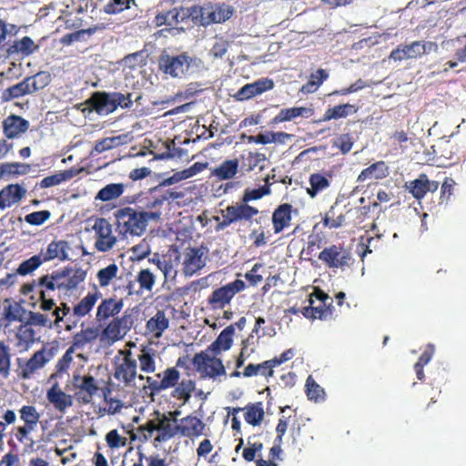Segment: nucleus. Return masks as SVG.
Here are the masks:
<instances>
[{
	"instance_id": "obj_56",
	"label": "nucleus",
	"mask_w": 466,
	"mask_h": 466,
	"mask_svg": "<svg viewBox=\"0 0 466 466\" xmlns=\"http://www.w3.org/2000/svg\"><path fill=\"white\" fill-rule=\"evenodd\" d=\"M2 168L3 177L8 178L10 176H17L25 174L27 172L28 166L19 163H2L0 164Z\"/></svg>"
},
{
	"instance_id": "obj_46",
	"label": "nucleus",
	"mask_w": 466,
	"mask_h": 466,
	"mask_svg": "<svg viewBox=\"0 0 466 466\" xmlns=\"http://www.w3.org/2000/svg\"><path fill=\"white\" fill-rule=\"evenodd\" d=\"M126 335L116 322L112 319L102 330L101 340H106L111 345L122 339Z\"/></svg>"
},
{
	"instance_id": "obj_39",
	"label": "nucleus",
	"mask_w": 466,
	"mask_h": 466,
	"mask_svg": "<svg viewBox=\"0 0 466 466\" xmlns=\"http://www.w3.org/2000/svg\"><path fill=\"white\" fill-rule=\"evenodd\" d=\"M25 190L19 185H9L0 191V204H16L20 202Z\"/></svg>"
},
{
	"instance_id": "obj_53",
	"label": "nucleus",
	"mask_w": 466,
	"mask_h": 466,
	"mask_svg": "<svg viewBox=\"0 0 466 466\" xmlns=\"http://www.w3.org/2000/svg\"><path fill=\"white\" fill-rule=\"evenodd\" d=\"M75 351L76 350L71 346L66 350L64 355L57 360L56 364V374H53L52 377L57 374L61 375L68 370L73 361V355Z\"/></svg>"
},
{
	"instance_id": "obj_23",
	"label": "nucleus",
	"mask_w": 466,
	"mask_h": 466,
	"mask_svg": "<svg viewBox=\"0 0 466 466\" xmlns=\"http://www.w3.org/2000/svg\"><path fill=\"white\" fill-rule=\"evenodd\" d=\"M28 128L29 122L16 115L7 116L3 122L4 133L10 139L19 137Z\"/></svg>"
},
{
	"instance_id": "obj_44",
	"label": "nucleus",
	"mask_w": 466,
	"mask_h": 466,
	"mask_svg": "<svg viewBox=\"0 0 466 466\" xmlns=\"http://www.w3.org/2000/svg\"><path fill=\"white\" fill-rule=\"evenodd\" d=\"M124 193V185L122 183H112L108 184L103 188H101L96 199L101 201H111L119 198Z\"/></svg>"
},
{
	"instance_id": "obj_33",
	"label": "nucleus",
	"mask_w": 466,
	"mask_h": 466,
	"mask_svg": "<svg viewBox=\"0 0 466 466\" xmlns=\"http://www.w3.org/2000/svg\"><path fill=\"white\" fill-rule=\"evenodd\" d=\"M419 48L420 47L417 41H414L409 45H400L390 52V59L394 61L416 59L420 57Z\"/></svg>"
},
{
	"instance_id": "obj_54",
	"label": "nucleus",
	"mask_w": 466,
	"mask_h": 466,
	"mask_svg": "<svg viewBox=\"0 0 466 466\" xmlns=\"http://www.w3.org/2000/svg\"><path fill=\"white\" fill-rule=\"evenodd\" d=\"M131 4L136 5L135 0H111L105 5L104 11L109 15H116L129 9Z\"/></svg>"
},
{
	"instance_id": "obj_2",
	"label": "nucleus",
	"mask_w": 466,
	"mask_h": 466,
	"mask_svg": "<svg viewBox=\"0 0 466 466\" xmlns=\"http://www.w3.org/2000/svg\"><path fill=\"white\" fill-rule=\"evenodd\" d=\"M161 212H137L127 207L116 214V225L122 234L141 236L150 220H158Z\"/></svg>"
},
{
	"instance_id": "obj_38",
	"label": "nucleus",
	"mask_w": 466,
	"mask_h": 466,
	"mask_svg": "<svg viewBox=\"0 0 466 466\" xmlns=\"http://www.w3.org/2000/svg\"><path fill=\"white\" fill-rule=\"evenodd\" d=\"M243 410H245L244 419L247 423L252 426L260 425L265 415L263 403L261 401L248 403Z\"/></svg>"
},
{
	"instance_id": "obj_31",
	"label": "nucleus",
	"mask_w": 466,
	"mask_h": 466,
	"mask_svg": "<svg viewBox=\"0 0 466 466\" xmlns=\"http://www.w3.org/2000/svg\"><path fill=\"white\" fill-rule=\"evenodd\" d=\"M26 310L18 302L5 299L3 316L7 324L23 322Z\"/></svg>"
},
{
	"instance_id": "obj_13",
	"label": "nucleus",
	"mask_w": 466,
	"mask_h": 466,
	"mask_svg": "<svg viewBox=\"0 0 466 466\" xmlns=\"http://www.w3.org/2000/svg\"><path fill=\"white\" fill-rule=\"evenodd\" d=\"M95 233V248L99 252H106L114 248L116 237L114 236L111 224L103 218H96L92 227Z\"/></svg>"
},
{
	"instance_id": "obj_49",
	"label": "nucleus",
	"mask_w": 466,
	"mask_h": 466,
	"mask_svg": "<svg viewBox=\"0 0 466 466\" xmlns=\"http://www.w3.org/2000/svg\"><path fill=\"white\" fill-rule=\"evenodd\" d=\"M119 268L116 263H111L106 268L99 269L96 273L99 286L101 288L107 287L116 277Z\"/></svg>"
},
{
	"instance_id": "obj_27",
	"label": "nucleus",
	"mask_w": 466,
	"mask_h": 466,
	"mask_svg": "<svg viewBox=\"0 0 466 466\" xmlns=\"http://www.w3.org/2000/svg\"><path fill=\"white\" fill-rule=\"evenodd\" d=\"M234 11L232 6L226 4L208 5V13L206 14L208 20L205 23L207 25L224 23L233 15Z\"/></svg>"
},
{
	"instance_id": "obj_35",
	"label": "nucleus",
	"mask_w": 466,
	"mask_h": 466,
	"mask_svg": "<svg viewBox=\"0 0 466 466\" xmlns=\"http://www.w3.org/2000/svg\"><path fill=\"white\" fill-rule=\"evenodd\" d=\"M388 175L387 165L383 161H379L363 169L358 177V182H365L368 179H381Z\"/></svg>"
},
{
	"instance_id": "obj_6",
	"label": "nucleus",
	"mask_w": 466,
	"mask_h": 466,
	"mask_svg": "<svg viewBox=\"0 0 466 466\" xmlns=\"http://www.w3.org/2000/svg\"><path fill=\"white\" fill-rule=\"evenodd\" d=\"M207 350L198 352L192 359V364L202 379L216 380L218 377L226 375V369L222 360L216 355L211 356Z\"/></svg>"
},
{
	"instance_id": "obj_24",
	"label": "nucleus",
	"mask_w": 466,
	"mask_h": 466,
	"mask_svg": "<svg viewBox=\"0 0 466 466\" xmlns=\"http://www.w3.org/2000/svg\"><path fill=\"white\" fill-rule=\"evenodd\" d=\"M293 213L292 206H278L272 214V224L275 234H279L291 225Z\"/></svg>"
},
{
	"instance_id": "obj_9",
	"label": "nucleus",
	"mask_w": 466,
	"mask_h": 466,
	"mask_svg": "<svg viewBox=\"0 0 466 466\" xmlns=\"http://www.w3.org/2000/svg\"><path fill=\"white\" fill-rule=\"evenodd\" d=\"M72 386L76 400L84 405L91 403L100 390L98 380L90 373L73 374Z\"/></svg>"
},
{
	"instance_id": "obj_4",
	"label": "nucleus",
	"mask_w": 466,
	"mask_h": 466,
	"mask_svg": "<svg viewBox=\"0 0 466 466\" xmlns=\"http://www.w3.org/2000/svg\"><path fill=\"white\" fill-rule=\"evenodd\" d=\"M118 355L114 358L113 376L125 387H130L138 378L137 359L130 350H120Z\"/></svg>"
},
{
	"instance_id": "obj_5",
	"label": "nucleus",
	"mask_w": 466,
	"mask_h": 466,
	"mask_svg": "<svg viewBox=\"0 0 466 466\" xmlns=\"http://www.w3.org/2000/svg\"><path fill=\"white\" fill-rule=\"evenodd\" d=\"M56 349H46L35 351L30 359L16 358V373L23 380L30 379L38 370L42 369L55 356Z\"/></svg>"
},
{
	"instance_id": "obj_64",
	"label": "nucleus",
	"mask_w": 466,
	"mask_h": 466,
	"mask_svg": "<svg viewBox=\"0 0 466 466\" xmlns=\"http://www.w3.org/2000/svg\"><path fill=\"white\" fill-rule=\"evenodd\" d=\"M51 216L48 210L35 211L25 217V221L30 225L40 226Z\"/></svg>"
},
{
	"instance_id": "obj_28",
	"label": "nucleus",
	"mask_w": 466,
	"mask_h": 466,
	"mask_svg": "<svg viewBox=\"0 0 466 466\" xmlns=\"http://www.w3.org/2000/svg\"><path fill=\"white\" fill-rule=\"evenodd\" d=\"M102 298V293L95 287L94 292H88L73 308V316L81 319L86 316L95 307L96 301Z\"/></svg>"
},
{
	"instance_id": "obj_41",
	"label": "nucleus",
	"mask_w": 466,
	"mask_h": 466,
	"mask_svg": "<svg viewBox=\"0 0 466 466\" xmlns=\"http://www.w3.org/2000/svg\"><path fill=\"white\" fill-rule=\"evenodd\" d=\"M11 360V347L5 340H0V378H9L12 366Z\"/></svg>"
},
{
	"instance_id": "obj_58",
	"label": "nucleus",
	"mask_w": 466,
	"mask_h": 466,
	"mask_svg": "<svg viewBox=\"0 0 466 466\" xmlns=\"http://www.w3.org/2000/svg\"><path fill=\"white\" fill-rule=\"evenodd\" d=\"M309 183L311 188L308 189V192L311 197H314L319 191L329 186V180L320 174L311 175L309 177Z\"/></svg>"
},
{
	"instance_id": "obj_14",
	"label": "nucleus",
	"mask_w": 466,
	"mask_h": 466,
	"mask_svg": "<svg viewBox=\"0 0 466 466\" xmlns=\"http://www.w3.org/2000/svg\"><path fill=\"white\" fill-rule=\"evenodd\" d=\"M37 295L39 296V309L49 311L55 306L54 293L58 290L48 276L43 275L36 279Z\"/></svg>"
},
{
	"instance_id": "obj_34",
	"label": "nucleus",
	"mask_w": 466,
	"mask_h": 466,
	"mask_svg": "<svg viewBox=\"0 0 466 466\" xmlns=\"http://www.w3.org/2000/svg\"><path fill=\"white\" fill-rule=\"evenodd\" d=\"M173 388L171 397L177 400H182L183 404H186L189 401L192 392L196 389V382L190 379H184L181 381L178 380L177 384Z\"/></svg>"
},
{
	"instance_id": "obj_57",
	"label": "nucleus",
	"mask_w": 466,
	"mask_h": 466,
	"mask_svg": "<svg viewBox=\"0 0 466 466\" xmlns=\"http://www.w3.org/2000/svg\"><path fill=\"white\" fill-rule=\"evenodd\" d=\"M137 280L142 289L151 291L155 285L156 278L149 269L146 268L138 272Z\"/></svg>"
},
{
	"instance_id": "obj_51",
	"label": "nucleus",
	"mask_w": 466,
	"mask_h": 466,
	"mask_svg": "<svg viewBox=\"0 0 466 466\" xmlns=\"http://www.w3.org/2000/svg\"><path fill=\"white\" fill-rule=\"evenodd\" d=\"M187 16L191 17L195 23H198L203 26H207L206 21L208 20L207 13H208V5L203 6L194 5L186 11Z\"/></svg>"
},
{
	"instance_id": "obj_48",
	"label": "nucleus",
	"mask_w": 466,
	"mask_h": 466,
	"mask_svg": "<svg viewBox=\"0 0 466 466\" xmlns=\"http://www.w3.org/2000/svg\"><path fill=\"white\" fill-rule=\"evenodd\" d=\"M38 49L34 41L29 36H24L22 39L15 41L9 48L10 53H20L23 56H30Z\"/></svg>"
},
{
	"instance_id": "obj_26",
	"label": "nucleus",
	"mask_w": 466,
	"mask_h": 466,
	"mask_svg": "<svg viewBox=\"0 0 466 466\" xmlns=\"http://www.w3.org/2000/svg\"><path fill=\"white\" fill-rule=\"evenodd\" d=\"M439 184L436 181L429 180L425 174H420L419 177L410 183L407 187L417 199H420L426 192H434L438 189Z\"/></svg>"
},
{
	"instance_id": "obj_30",
	"label": "nucleus",
	"mask_w": 466,
	"mask_h": 466,
	"mask_svg": "<svg viewBox=\"0 0 466 466\" xmlns=\"http://www.w3.org/2000/svg\"><path fill=\"white\" fill-rule=\"evenodd\" d=\"M168 325L169 319L166 317L165 312L163 310H157V313L147 320L146 329L154 338L159 339L163 332L168 328Z\"/></svg>"
},
{
	"instance_id": "obj_55",
	"label": "nucleus",
	"mask_w": 466,
	"mask_h": 466,
	"mask_svg": "<svg viewBox=\"0 0 466 466\" xmlns=\"http://www.w3.org/2000/svg\"><path fill=\"white\" fill-rule=\"evenodd\" d=\"M29 79L30 86L33 92L46 86L51 81V76L48 72L40 71L35 76L27 77Z\"/></svg>"
},
{
	"instance_id": "obj_10",
	"label": "nucleus",
	"mask_w": 466,
	"mask_h": 466,
	"mask_svg": "<svg viewBox=\"0 0 466 466\" xmlns=\"http://www.w3.org/2000/svg\"><path fill=\"white\" fill-rule=\"evenodd\" d=\"M246 284L241 279H235L218 289H216L208 298V303L213 309H222L228 305L236 294L243 291Z\"/></svg>"
},
{
	"instance_id": "obj_1",
	"label": "nucleus",
	"mask_w": 466,
	"mask_h": 466,
	"mask_svg": "<svg viewBox=\"0 0 466 466\" xmlns=\"http://www.w3.org/2000/svg\"><path fill=\"white\" fill-rule=\"evenodd\" d=\"M169 414L173 417L172 419L165 413L156 410L151 419L137 427L139 440L146 442L157 432L152 444L155 448H157L160 444L173 439L177 434L191 440L204 434L206 424L197 416L187 415L177 423V416L179 411L176 410Z\"/></svg>"
},
{
	"instance_id": "obj_43",
	"label": "nucleus",
	"mask_w": 466,
	"mask_h": 466,
	"mask_svg": "<svg viewBox=\"0 0 466 466\" xmlns=\"http://www.w3.org/2000/svg\"><path fill=\"white\" fill-rule=\"evenodd\" d=\"M305 387V392L309 400L314 402L325 400L326 393L324 389L315 381L311 375L307 378Z\"/></svg>"
},
{
	"instance_id": "obj_16",
	"label": "nucleus",
	"mask_w": 466,
	"mask_h": 466,
	"mask_svg": "<svg viewBox=\"0 0 466 466\" xmlns=\"http://www.w3.org/2000/svg\"><path fill=\"white\" fill-rule=\"evenodd\" d=\"M339 206H331L329 210L326 213L323 223L325 227L330 228H337L353 222V214H358L360 210L358 208L346 210L344 208H339Z\"/></svg>"
},
{
	"instance_id": "obj_7",
	"label": "nucleus",
	"mask_w": 466,
	"mask_h": 466,
	"mask_svg": "<svg viewBox=\"0 0 466 466\" xmlns=\"http://www.w3.org/2000/svg\"><path fill=\"white\" fill-rule=\"evenodd\" d=\"M58 290L69 291L77 288L86 277V271L78 267H65L46 274Z\"/></svg>"
},
{
	"instance_id": "obj_50",
	"label": "nucleus",
	"mask_w": 466,
	"mask_h": 466,
	"mask_svg": "<svg viewBox=\"0 0 466 466\" xmlns=\"http://www.w3.org/2000/svg\"><path fill=\"white\" fill-rule=\"evenodd\" d=\"M43 257L40 254L34 255L28 259L24 260L16 269V273L20 276H25L32 273L44 263Z\"/></svg>"
},
{
	"instance_id": "obj_21",
	"label": "nucleus",
	"mask_w": 466,
	"mask_h": 466,
	"mask_svg": "<svg viewBox=\"0 0 466 466\" xmlns=\"http://www.w3.org/2000/svg\"><path fill=\"white\" fill-rule=\"evenodd\" d=\"M88 101L91 107L99 115H108L116 109L113 93L96 92Z\"/></svg>"
},
{
	"instance_id": "obj_18",
	"label": "nucleus",
	"mask_w": 466,
	"mask_h": 466,
	"mask_svg": "<svg viewBox=\"0 0 466 466\" xmlns=\"http://www.w3.org/2000/svg\"><path fill=\"white\" fill-rule=\"evenodd\" d=\"M180 252L177 248L171 247L165 253V258L158 262L159 270L163 273L165 281H173L177 275V267L180 263Z\"/></svg>"
},
{
	"instance_id": "obj_61",
	"label": "nucleus",
	"mask_w": 466,
	"mask_h": 466,
	"mask_svg": "<svg viewBox=\"0 0 466 466\" xmlns=\"http://www.w3.org/2000/svg\"><path fill=\"white\" fill-rule=\"evenodd\" d=\"M35 430V427L24 424L22 426L15 427L13 429V434L19 443H25L26 441H30V447H32L35 442L29 438V435Z\"/></svg>"
},
{
	"instance_id": "obj_15",
	"label": "nucleus",
	"mask_w": 466,
	"mask_h": 466,
	"mask_svg": "<svg viewBox=\"0 0 466 466\" xmlns=\"http://www.w3.org/2000/svg\"><path fill=\"white\" fill-rule=\"evenodd\" d=\"M206 265L205 252L202 248H188L186 249L182 262L185 276H192Z\"/></svg>"
},
{
	"instance_id": "obj_11",
	"label": "nucleus",
	"mask_w": 466,
	"mask_h": 466,
	"mask_svg": "<svg viewBox=\"0 0 466 466\" xmlns=\"http://www.w3.org/2000/svg\"><path fill=\"white\" fill-rule=\"evenodd\" d=\"M318 258L330 268L344 269L350 265L351 254L343 245L334 244L324 248Z\"/></svg>"
},
{
	"instance_id": "obj_22",
	"label": "nucleus",
	"mask_w": 466,
	"mask_h": 466,
	"mask_svg": "<svg viewBox=\"0 0 466 466\" xmlns=\"http://www.w3.org/2000/svg\"><path fill=\"white\" fill-rule=\"evenodd\" d=\"M274 83L271 79L262 78L253 83L242 86L237 93L236 97L238 100L249 99L255 96L260 95L265 91L272 89Z\"/></svg>"
},
{
	"instance_id": "obj_45",
	"label": "nucleus",
	"mask_w": 466,
	"mask_h": 466,
	"mask_svg": "<svg viewBox=\"0 0 466 466\" xmlns=\"http://www.w3.org/2000/svg\"><path fill=\"white\" fill-rule=\"evenodd\" d=\"M33 93L29 79L26 77L20 83L10 86L4 91L3 96L5 100H10Z\"/></svg>"
},
{
	"instance_id": "obj_29",
	"label": "nucleus",
	"mask_w": 466,
	"mask_h": 466,
	"mask_svg": "<svg viewBox=\"0 0 466 466\" xmlns=\"http://www.w3.org/2000/svg\"><path fill=\"white\" fill-rule=\"evenodd\" d=\"M99 329L96 327H87L82 329L72 337L71 347L75 350H82L87 344L95 342L99 337Z\"/></svg>"
},
{
	"instance_id": "obj_17",
	"label": "nucleus",
	"mask_w": 466,
	"mask_h": 466,
	"mask_svg": "<svg viewBox=\"0 0 466 466\" xmlns=\"http://www.w3.org/2000/svg\"><path fill=\"white\" fill-rule=\"evenodd\" d=\"M124 308V300L116 296L102 299L96 308V320L98 323L106 322L110 318L117 316Z\"/></svg>"
},
{
	"instance_id": "obj_52",
	"label": "nucleus",
	"mask_w": 466,
	"mask_h": 466,
	"mask_svg": "<svg viewBox=\"0 0 466 466\" xmlns=\"http://www.w3.org/2000/svg\"><path fill=\"white\" fill-rule=\"evenodd\" d=\"M15 336L19 341L26 345L32 344L35 340V331L27 321L20 325Z\"/></svg>"
},
{
	"instance_id": "obj_40",
	"label": "nucleus",
	"mask_w": 466,
	"mask_h": 466,
	"mask_svg": "<svg viewBox=\"0 0 466 466\" xmlns=\"http://www.w3.org/2000/svg\"><path fill=\"white\" fill-rule=\"evenodd\" d=\"M327 234L324 232L319 227V224H316L311 233L308 237L307 243V251L311 254L317 249H320L324 245L327 244Z\"/></svg>"
},
{
	"instance_id": "obj_3",
	"label": "nucleus",
	"mask_w": 466,
	"mask_h": 466,
	"mask_svg": "<svg viewBox=\"0 0 466 466\" xmlns=\"http://www.w3.org/2000/svg\"><path fill=\"white\" fill-rule=\"evenodd\" d=\"M221 213L223 220L218 223L217 230H221L238 220L250 219L258 213V210L252 206H227V208L221 210ZM196 219L201 224L202 228H205L211 219L219 221V217L213 216L209 218L207 211H204Z\"/></svg>"
},
{
	"instance_id": "obj_36",
	"label": "nucleus",
	"mask_w": 466,
	"mask_h": 466,
	"mask_svg": "<svg viewBox=\"0 0 466 466\" xmlns=\"http://www.w3.org/2000/svg\"><path fill=\"white\" fill-rule=\"evenodd\" d=\"M238 166V160L236 158L225 160L219 166L212 169L211 175L220 180H228L234 177L237 174Z\"/></svg>"
},
{
	"instance_id": "obj_37",
	"label": "nucleus",
	"mask_w": 466,
	"mask_h": 466,
	"mask_svg": "<svg viewBox=\"0 0 466 466\" xmlns=\"http://www.w3.org/2000/svg\"><path fill=\"white\" fill-rule=\"evenodd\" d=\"M156 353L153 349L142 347L139 354L137 356V362H139V369L145 373H153L156 371Z\"/></svg>"
},
{
	"instance_id": "obj_42",
	"label": "nucleus",
	"mask_w": 466,
	"mask_h": 466,
	"mask_svg": "<svg viewBox=\"0 0 466 466\" xmlns=\"http://www.w3.org/2000/svg\"><path fill=\"white\" fill-rule=\"evenodd\" d=\"M71 308L66 303L61 302L59 306H53L49 311H44L46 316L50 319L51 329L60 328V323L69 315Z\"/></svg>"
},
{
	"instance_id": "obj_59",
	"label": "nucleus",
	"mask_w": 466,
	"mask_h": 466,
	"mask_svg": "<svg viewBox=\"0 0 466 466\" xmlns=\"http://www.w3.org/2000/svg\"><path fill=\"white\" fill-rule=\"evenodd\" d=\"M106 441L110 449H119L127 445V439L121 436L117 430L115 429L106 433Z\"/></svg>"
},
{
	"instance_id": "obj_8",
	"label": "nucleus",
	"mask_w": 466,
	"mask_h": 466,
	"mask_svg": "<svg viewBox=\"0 0 466 466\" xmlns=\"http://www.w3.org/2000/svg\"><path fill=\"white\" fill-rule=\"evenodd\" d=\"M195 59L186 53L177 56L163 54L159 57V68L166 74L174 78L185 76L190 70Z\"/></svg>"
},
{
	"instance_id": "obj_62",
	"label": "nucleus",
	"mask_w": 466,
	"mask_h": 466,
	"mask_svg": "<svg viewBox=\"0 0 466 466\" xmlns=\"http://www.w3.org/2000/svg\"><path fill=\"white\" fill-rule=\"evenodd\" d=\"M70 172H59L52 176L46 177L40 182L41 187H50L56 185H59L63 181L69 179L71 177Z\"/></svg>"
},
{
	"instance_id": "obj_20",
	"label": "nucleus",
	"mask_w": 466,
	"mask_h": 466,
	"mask_svg": "<svg viewBox=\"0 0 466 466\" xmlns=\"http://www.w3.org/2000/svg\"><path fill=\"white\" fill-rule=\"evenodd\" d=\"M69 242L66 240H53L51 241L45 252H41L45 262H48L54 259L59 261L69 260L68 251L70 250Z\"/></svg>"
},
{
	"instance_id": "obj_32",
	"label": "nucleus",
	"mask_w": 466,
	"mask_h": 466,
	"mask_svg": "<svg viewBox=\"0 0 466 466\" xmlns=\"http://www.w3.org/2000/svg\"><path fill=\"white\" fill-rule=\"evenodd\" d=\"M309 305L304 307L301 310L302 315L310 319L326 320L332 318L333 308L331 305L326 306L325 304L318 307L313 306V299L309 298Z\"/></svg>"
},
{
	"instance_id": "obj_25",
	"label": "nucleus",
	"mask_w": 466,
	"mask_h": 466,
	"mask_svg": "<svg viewBox=\"0 0 466 466\" xmlns=\"http://www.w3.org/2000/svg\"><path fill=\"white\" fill-rule=\"evenodd\" d=\"M234 333V325L228 326L206 350L210 351L213 355H218L221 351L229 350L233 343Z\"/></svg>"
},
{
	"instance_id": "obj_60",
	"label": "nucleus",
	"mask_w": 466,
	"mask_h": 466,
	"mask_svg": "<svg viewBox=\"0 0 466 466\" xmlns=\"http://www.w3.org/2000/svg\"><path fill=\"white\" fill-rule=\"evenodd\" d=\"M31 326H36L40 328H47L51 329V321L50 319L47 318L45 312H34L29 311L28 319L26 320Z\"/></svg>"
},
{
	"instance_id": "obj_19",
	"label": "nucleus",
	"mask_w": 466,
	"mask_h": 466,
	"mask_svg": "<svg viewBox=\"0 0 466 466\" xmlns=\"http://www.w3.org/2000/svg\"><path fill=\"white\" fill-rule=\"evenodd\" d=\"M46 399L61 413H65L73 405V397L63 391L57 382L47 390Z\"/></svg>"
},
{
	"instance_id": "obj_12",
	"label": "nucleus",
	"mask_w": 466,
	"mask_h": 466,
	"mask_svg": "<svg viewBox=\"0 0 466 466\" xmlns=\"http://www.w3.org/2000/svg\"><path fill=\"white\" fill-rule=\"evenodd\" d=\"M156 376L157 378L162 376L161 380H155L150 376L138 375V380H146L147 386H144V389H148L151 395L158 394L163 390L173 388L180 379V373L175 367L167 368L162 373H157Z\"/></svg>"
},
{
	"instance_id": "obj_63",
	"label": "nucleus",
	"mask_w": 466,
	"mask_h": 466,
	"mask_svg": "<svg viewBox=\"0 0 466 466\" xmlns=\"http://www.w3.org/2000/svg\"><path fill=\"white\" fill-rule=\"evenodd\" d=\"M250 437L248 441V447L243 450L242 457L246 461H253L257 452H260L263 449V443L260 441L251 442Z\"/></svg>"
},
{
	"instance_id": "obj_47",
	"label": "nucleus",
	"mask_w": 466,
	"mask_h": 466,
	"mask_svg": "<svg viewBox=\"0 0 466 466\" xmlns=\"http://www.w3.org/2000/svg\"><path fill=\"white\" fill-rule=\"evenodd\" d=\"M20 420L25 425H29L31 427H37V424L40 420L41 414L38 412L37 409L34 405H23L19 410Z\"/></svg>"
}]
</instances>
